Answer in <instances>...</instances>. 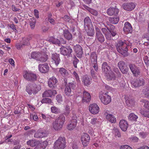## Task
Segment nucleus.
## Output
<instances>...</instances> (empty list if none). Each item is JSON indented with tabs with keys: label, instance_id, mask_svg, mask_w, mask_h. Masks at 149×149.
<instances>
[{
	"label": "nucleus",
	"instance_id": "nucleus-1",
	"mask_svg": "<svg viewBox=\"0 0 149 149\" xmlns=\"http://www.w3.org/2000/svg\"><path fill=\"white\" fill-rule=\"evenodd\" d=\"M131 45L132 43L129 42L120 41L116 46L117 51L123 56H127L129 55L127 46H131Z\"/></svg>",
	"mask_w": 149,
	"mask_h": 149
},
{
	"label": "nucleus",
	"instance_id": "nucleus-2",
	"mask_svg": "<svg viewBox=\"0 0 149 149\" xmlns=\"http://www.w3.org/2000/svg\"><path fill=\"white\" fill-rule=\"evenodd\" d=\"M65 121V117L63 115H60L53 122V128L56 131L60 130L63 127Z\"/></svg>",
	"mask_w": 149,
	"mask_h": 149
},
{
	"label": "nucleus",
	"instance_id": "nucleus-3",
	"mask_svg": "<svg viewBox=\"0 0 149 149\" xmlns=\"http://www.w3.org/2000/svg\"><path fill=\"white\" fill-rule=\"evenodd\" d=\"M65 140L64 137H59L54 143V149H64L65 147Z\"/></svg>",
	"mask_w": 149,
	"mask_h": 149
},
{
	"label": "nucleus",
	"instance_id": "nucleus-4",
	"mask_svg": "<svg viewBox=\"0 0 149 149\" xmlns=\"http://www.w3.org/2000/svg\"><path fill=\"white\" fill-rule=\"evenodd\" d=\"M90 59L91 63H90L91 66V68H93L96 72H97L98 69V65L97 63V57L96 52H92L90 55Z\"/></svg>",
	"mask_w": 149,
	"mask_h": 149
},
{
	"label": "nucleus",
	"instance_id": "nucleus-5",
	"mask_svg": "<svg viewBox=\"0 0 149 149\" xmlns=\"http://www.w3.org/2000/svg\"><path fill=\"white\" fill-rule=\"evenodd\" d=\"M41 89V87L40 85H37L33 83L27 86L26 87V90L28 93L31 95L32 94H36Z\"/></svg>",
	"mask_w": 149,
	"mask_h": 149
},
{
	"label": "nucleus",
	"instance_id": "nucleus-6",
	"mask_svg": "<svg viewBox=\"0 0 149 149\" xmlns=\"http://www.w3.org/2000/svg\"><path fill=\"white\" fill-rule=\"evenodd\" d=\"M24 78L26 80L30 81H34L36 80V74L31 71H24L23 73Z\"/></svg>",
	"mask_w": 149,
	"mask_h": 149
},
{
	"label": "nucleus",
	"instance_id": "nucleus-7",
	"mask_svg": "<svg viewBox=\"0 0 149 149\" xmlns=\"http://www.w3.org/2000/svg\"><path fill=\"white\" fill-rule=\"evenodd\" d=\"M99 97L101 102L105 105L108 104L111 101V97L106 93L101 92Z\"/></svg>",
	"mask_w": 149,
	"mask_h": 149
},
{
	"label": "nucleus",
	"instance_id": "nucleus-8",
	"mask_svg": "<svg viewBox=\"0 0 149 149\" xmlns=\"http://www.w3.org/2000/svg\"><path fill=\"white\" fill-rule=\"evenodd\" d=\"M76 87V84L75 83L70 82L66 85L64 90L66 95L68 96L71 95V89H74Z\"/></svg>",
	"mask_w": 149,
	"mask_h": 149
},
{
	"label": "nucleus",
	"instance_id": "nucleus-9",
	"mask_svg": "<svg viewBox=\"0 0 149 149\" xmlns=\"http://www.w3.org/2000/svg\"><path fill=\"white\" fill-rule=\"evenodd\" d=\"M61 53L64 56H70L72 52V49L70 46L65 47L62 46L60 49Z\"/></svg>",
	"mask_w": 149,
	"mask_h": 149
},
{
	"label": "nucleus",
	"instance_id": "nucleus-10",
	"mask_svg": "<svg viewBox=\"0 0 149 149\" xmlns=\"http://www.w3.org/2000/svg\"><path fill=\"white\" fill-rule=\"evenodd\" d=\"M95 29L96 31L95 40H98L100 43L103 42L105 40V38L103 35L101 33L100 29L97 26H96Z\"/></svg>",
	"mask_w": 149,
	"mask_h": 149
},
{
	"label": "nucleus",
	"instance_id": "nucleus-11",
	"mask_svg": "<svg viewBox=\"0 0 149 149\" xmlns=\"http://www.w3.org/2000/svg\"><path fill=\"white\" fill-rule=\"evenodd\" d=\"M77 118L76 115H74L70 121V123L67 126V129L71 130H73L76 127L77 123Z\"/></svg>",
	"mask_w": 149,
	"mask_h": 149
},
{
	"label": "nucleus",
	"instance_id": "nucleus-12",
	"mask_svg": "<svg viewBox=\"0 0 149 149\" xmlns=\"http://www.w3.org/2000/svg\"><path fill=\"white\" fill-rule=\"evenodd\" d=\"M89 110L90 112L94 114H96L99 111V108L97 104L93 103L90 104L89 106Z\"/></svg>",
	"mask_w": 149,
	"mask_h": 149
},
{
	"label": "nucleus",
	"instance_id": "nucleus-13",
	"mask_svg": "<svg viewBox=\"0 0 149 149\" xmlns=\"http://www.w3.org/2000/svg\"><path fill=\"white\" fill-rule=\"evenodd\" d=\"M81 139L83 146L85 147L88 144L90 137L88 134H84L82 135Z\"/></svg>",
	"mask_w": 149,
	"mask_h": 149
},
{
	"label": "nucleus",
	"instance_id": "nucleus-14",
	"mask_svg": "<svg viewBox=\"0 0 149 149\" xmlns=\"http://www.w3.org/2000/svg\"><path fill=\"white\" fill-rule=\"evenodd\" d=\"M135 4L132 2L125 3L123 5V9L128 11L132 10L135 8Z\"/></svg>",
	"mask_w": 149,
	"mask_h": 149
},
{
	"label": "nucleus",
	"instance_id": "nucleus-15",
	"mask_svg": "<svg viewBox=\"0 0 149 149\" xmlns=\"http://www.w3.org/2000/svg\"><path fill=\"white\" fill-rule=\"evenodd\" d=\"M39 71L42 73H46L49 70V67L47 64H40L38 65Z\"/></svg>",
	"mask_w": 149,
	"mask_h": 149
},
{
	"label": "nucleus",
	"instance_id": "nucleus-16",
	"mask_svg": "<svg viewBox=\"0 0 149 149\" xmlns=\"http://www.w3.org/2000/svg\"><path fill=\"white\" fill-rule=\"evenodd\" d=\"M74 51L76 53L77 56L81 58L83 53L82 47L79 45H77L74 46Z\"/></svg>",
	"mask_w": 149,
	"mask_h": 149
},
{
	"label": "nucleus",
	"instance_id": "nucleus-17",
	"mask_svg": "<svg viewBox=\"0 0 149 149\" xmlns=\"http://www.w3.org/2000/svg\"><path fill=\"white\" fill-rule=\"evenodd\" d=\"M52 62L54 63L56 66H58L61 61L59 54L56 53H53L51 56Z\"/></svg>",
	"mask_w": 149,
	"mask_h": 149
},
{
	"label": "nucleus",
	"instance_id": "nucleus-18",
	"mask_svg": "<svg viewBox=\"0 0 149 149\" xmlns=\"http://www.w3.org/2000/svg\"><path fill=\"white\" fill-rule=\"evenodd\" d=\"M123 31L126 33H131L132 31V26L131 24L128 22L124 24Z\"/></svg>",
	"mask_w": 149,
	"mask_h": 149
},
{
	"label": "nucleus",
	"instance_id": "nucleus-19",
	"mask_svg": "<svg viewBox=\"0 0 149 149\" xmlns=\"http://www.w3.org/2000/svg\"><path fill=\"white\" fill-rule=\"evenodd\" d=\"M119 126L123 131H126L128 128V124L127 122L124 120H121L119 123Z\"/></svg>",
	"mask_w": 149,
	"mask_h": 149
},
{
	"label": "nucleus",
	"instance_id": "nucleus-20",
	"mask_svg": "<svg viewBox=\"0 0 149 149\" xmlns=\"http://www.w3.org/2000/svg\"><path fill=\"white\" fill-rule=\"evenodd\" d=\"M132 85L135 87L143 85L144 84V80L142 79H135L132 82Z\"/></svg>",
	"mask_w": 149,
	"mask_h": 149
},
{
	"label": "nucleus",
	"instance_id": "nucleus-21",
	"mask_svg": "<svg viewBox=\"0 0 149 149\" xmlns=\"http://www.w3.org/2000/svg\"><path fill=\"white\" fill-rule=\"evenodd\" d=\"M91 96L89 93L86 91H83L82 99L83 102L87 103L89 102L91 100Z\"/></svg>",
	"mask_w": 149,
	"mask_h": 149
},
{
	"label": "nucleus",
	"instance_id": "nucleus-22",
	"mask_svg": "<svg viewBox=\"0 0 149 149\" xmlns=\"http://www.w3.org/2000/svg\"><path fill=\"white\" fill-rule=\"evenodd\" d=\"M57 80L54 77H53L50 78L48 81L49 86L51 88H53L56 86V84L57 82Z\"/></svg>",
	"mask_w": 149,
	"mask_h": 149
},
{
	"label": "nucleus",
	"instance_id": "nucleus-23",
	"mask_svg": "<svg viewBox=\"0 0 149 149\" xmlns=\"http://www.w3.org/2000/svg\"><path fill=\"white\" fill-rule=\"evenodd\" d=\"M57 94L56 91L55 90H47L44 92L42 94V96L44 97H51L53 95Z\"/></svg>",
	"mask_w": 149,
	"mask_h": 149
},
{
	"label": "nucleus",
	"instance_id": "nucleus-24",
	"mask_svg": "<svg viewBox=\"0 0 149 149\" xmlns=\"http://www.w3.org/2000/svg\"><path fill=\"white\" fill-rule=\"evenodd\" d=\"M119 12L118 9L116 8H110L107 11V14L109 16L117 15Z\"/></svg>",
	"mask_w": 149,
	"mask_h": 149
},
{
	"label": "nucleus",
	"instance_id": "nucleus-25",
	"mask_svg": "<svg viewBox=\"0 0 149 149\" xmlns=\"http://www.w3.org/2000/svg\"><path fill=\"white\" fill-rule=\"evenodd\" d=\"M91 79L87 75L84 76L82 78V81L84 85L88 86L91 83Z\"/></svg>",
	"mask_w": 149,
	"mask_h": 149
},
{
	"label": "nucleus",
	"instance_id": "nucleus-26",
	"mask_svg": "<svg viewBox=\"0 0 149 149\" xmlns=\"http://www.w3.org/2000/svg\"><path fill=\"white\" fill-rule=\"evenodd\" d=\"M102 71L105 74H107L109 70H111V67L109 66L108 63L104 62L102 64Z\"/></svg>",
	"mask_w": 149,
	"mask_h": 149
},
{
	"label": "nucleus",
	"instance_id": "nucleus-27",
	"mask_svg": "<svg viewBox=\"0 0 149 149\" xmlns=\"http://www.w3.org/2000/svg\"><path fill=\"white\" fill-rule=\"evenodd\" d=\"M84 26L85 29H87V28L93 26L91 20L88 17H86L84 19Z\"/></svg>",
	"mask_w": 149,
	"mask_h": 149
},
{
	"label": "nucleus",
	"instance_id": "nucleus-28",
	"mask_svg": "<svg viewBox=\"0 0 149 149\" xmlns=\"http://www.w3.org/2000/svg\"><path fill=\"white\" fill-rule=\"evenodd\" d=\"M118 65L119 68L123 74H125L127 73V70L126 69L125 70L124 68L125 64L124 61H119L118 63Z\"/></svg>",
	"mask_w": 149,
	"mask_h": 149
},
{
	"label": "nucleus",
	"instance_id": "nucleus-29",
	"mask_svg": "<svg viewBox=\"0 0 149 149\" xmlns=\"http://www.w3.org/2000/svg\"><path fill=\"white\" fill-rule=\"evenodd\" d=\"M86 30V33L88 36H93L95 33V31L93 25L87 28V29Z\"/></svg>",
	"mask_w": 149,
	"mask_h": 149
},
{
	"label": "nucleus",
	"instance_id": "nucleus-30",
	"mask_svg": "<svg viewBox=\"0 0 149 149\" xmlns=\"http://www.w3.org/2000/svg\"><path fill=\"white\" fill-rule=\"evenodd\" d=\"M63 35L64 37L68 40H72V35L70 33L69 30L65 29L63 30Z\"/></svg>",
	"mask_w": 149,
	"mask_h": 149
},
{
	"label": "nucleus",
	"instance_id": "nucleus-31",
	"mask_svg": "<svg viewBox=\"0 0 149 149\" xmlns=\"http://www.w3.org/2000/svg\"><path fill=\"white\" fill-rule=\"evenodd\" d=\"M58 73L63 77L67 76L68 74V71L65 68H61L57 69Z\"/></svg>",
	"mask_w": 149,
	"mask_h": 149
},
{
	"label": "nucleus",
	"instance_id": "nucleus-32",
	"mask_svg": "<svg viewBox=\"0 0 149 149\" xmlns=\"http://www.w3.org/2000/svg\"><path fill=\"white\" fill-rule=\"evenodd\" d=\"M106 118L108 121L111 123H115L116 122V118L113 115L107 114L106 115Z\"/></svg>",
	"mask_w": 149,
	"mask_h": 149
},
{
	"label": "nucleus",
	"instance_id": "nucleus-33",
	"mask_svg": "<svg viewBox=\"0 0 149 149\" xmlns=\"http://www.w3.org/2000/svg\"><path fill=\"white\" fill-rule=\"evenodd\" d=\"M38 142L35 140H29L26 142V144L27 145L31 147H34L36 146L38 144Z\"/></svg>",
	"mask_w": 149,
	"mask_h": 149
},
{
	"label": "nucleus",
	"instance_id": "nucleus-34",
	"mask_svg": "<svg viewBox=\"0 0 149 149\" xmlns=\"http://www.w3.org/2000/svg\"><path fill=\"white\" fill-rule=\"evenodd\" d=\"M49 41L53 44L59 45L60 44V41L58 39L55 38L54 37H50L49 39Z\"/></svg>",
	"mask_w": 149,
	"mask_h": 149
},
{
	"label": "nucleus",
	"instance_id": "nucleus-35",
	"mask_svg": "<svg viewBox=\"0 0 149 149\" xmlns=\"http://www.w3.org/2000/svg\"><path fill=\"white\" fill-rule=\"evenodd\" d=\"M128 118L130 121H136L138 118V117L134 113H131L129 115Z\"/></svg>",
	"mask_w": 149,
	"mask_h": 149
},
{
	"label": "nucleus",
	"instance_id": "nucleus-36",
	"mask_svg": "<svg viewBox=\"0 0 149 149\" xmlns=\"http://www.w3.org/2000/svg\"><path fill=\"white\" fill-rule=\"evenodd\" d=\"M41 54L39 52H33L31 54V57L32 58L36 59L38 61L39 57H40Z\"/></svg>",
	"mask_w": 149,
	"mask_h": 149
},
{
	"label": "nucleus",
	"instance_id": "nucleus-37",
	"mask_svg": "<svg viewBox=\"0 0 149 149\" xmlns=\"http://www.w3.org/2000/svg\"><path fill=\"white\" fill-rule=\"evenodd\" d=\"M107 77V79L111 80H114L116 78L115 74L112 72L108 73Z\"/></svg>",
	"mask_w": 149,
	"mask_h": 149
},
{
	"label": "nucleus",
	"instance_id": "nucleus-38",
	"mask_svg": "<svg viewBox=\"0 0 149 149\" xmlns=\"http://www.w3.org/2000/svg\"><path fill=\"white\" fill-rule=\"evenodd\" d=\"M126 103L128 107H133L134 104V102L132 99L129 98L126 101Z\"/></svg>",
	"mask_w": 149,
	"mask_h": 149
},
{
	"label": "nucleus",
	"instance_id": "nucleus-39",
	"mask_svg": "<svg viewBox=\"0 0 149 149\" xmlns=\"http://www.w3.org/2000/svg\"><path fill=\"white\" fill-rule=\"evenodd\" d=\"M119 20V18L118 17H115L113 18L111 17L109 19V21L112 24H116Z\"/></svg>",
	"mask_w": 149,
	"mask_h": 149
},
{
	"label": "nucleus",
	"instance_id": "nucleus-40",
	"mask_svg": "<svg viewBox=\"0 0 149 149\" xmlns=\"http://www.w3.org/2000/svg\"><path fill=\"white\" fill-rule=\"evenodd\" d=\"M140 113L143 116L149 118V111L141 110H140Z\"/></svg>",
	"mask_w": 149,
	"mask_h": 149
},
{
	"label": "nucleus",
	"instance_id": "nucleus-41",
	"mask_svg": "<svg viewBox=\"0 0 149 149\" xmlns=\"http://www.w3.org/2000/svg\"><path fill=\"white\" fill-rule=\"evenodd\" d=\"M52 112L54 113L58 114L60 113V109L55 106H52L51 108Z\"/></svg>",
	"mask_w": 149,
	"mask_h": 149
},
{
	"label": "nucleus",
	"instance_id": "nucleus-42",
	"mask_svg": "<svg viewBox=\"0 0 149 149\" xmlns=\"http://www.w3.org/2000/svg\"><path fill=\"white\" fill-rule=\"evenodd\" d=\"M47 60V57L46 55H42L41 54L40 57H39L38 61H39L41 62H45Z\"/></svg>",
	"mask_w": 149,
	"mask_h": 149
},
{
	"label": "nucleus",
	"instance_id": "nucleus-43",
	"mask_svg": "<svg viewBox=\"0 0 149 149\" xmlns=\"http://www.w3.org/2000/svg\"><path fill=\"white\" fill-rule=\"evenodd\" d=\"M36 20L35 19H33L30 21V25L32 29H34L36 25Z\"/></svg>",
	"mask_w": 149,
	"mask_h": 149
},
{
	"label": "nucleus",
	"instance_id": "nucleus-44",
	"mask_svg": "<svg viewBox=\"0 0 149 149\" xmlns=\"http://www.w3.org/2000/svg\"><path fill=\"white\" fill-rule=\"evenodd\" d=\"M34 137L37 138H42L43 136L42 135V131L39 130L34 135Z\"/></svg>",
	"mask_w": 149,
	"mask_h": 149
},
{
	"label": "nucleus",
	"instance_id": "nucleus-45",
	"mask_svg": "<svg viewBox=\"0 0 149 149\" xmlns=\"http://www.w3.org/2000/svg\"><path fill=\"white\" fill-rule=\"evenodd\" d=\"M73 76L75 79L77 83H79L80 82V80L79 77L77 73L76 72L74 71L73 73Z\"/></svg>",
	"mask_w": 149,
	"mask_h": 149
},
{
	"label": "nucleus",
	"instance_id": "nucleus-46",
	"mask_svg": "<svg viewBox=\"0 0 149 149\" xmlns=\"http://www.w3.org/2000/svg\"><path fill=\"white\" fill-rule=\"evenodd\" d=\"M70 108L68 105L66 106L65 107V111L64 112V114L66 116H68L70 113Z\"/></svg>",
	"mask_w": 149,
	"mask_h": 149
},
{
	"label": "nucleus",
	"instance_id": "nucleus-47",
	"mask_svg": "<svg viewBox=\"0 0 149 149\" xmlns=\"http://www.w3.org/2000/svg\"><path fill=\"white\" fill-rule=\"evenodd\" d=\"M41 102L42 103H46L50 104L52 102V100L50 99L45 98L42 100Z\"/></svg>",
	"mask_w": 149,
	"mask_h": 149
},
{
	"label": "nucleus",
	"instance_id": "nucleus-48",
	"mask_svg": "<svg viewBox=\"0 0 149 149\" xmlns=\"http://www.w3.org/2000/svg\"><path fill=\"white\" fill-rule=\"evenodd\" d=\"M113 70L117 74V77L119 78L121 77V74L119 72V70L118 68H114L113 69Z\"/></svg>",
	"mask_w": 149,
	"mask_h": 149
},
{
	"label": "nucleus",
	"instance_id": "nucleus-49",
	"mask_svg": "<svg viewBox=\"0 0 149 149\" xmlns=\"http://www.w3.org/2000/svg\"><path fill=\"white\" fill-rule=\"evenodd\" d=\"M140 72L139 70L136 68L132 73L135 76H137L140 74Z\"/></svg>",
	"mask_w": 149,
	"mask_h": 149
},
{
	"label": "nucleus",
	"instance_id": "nucleus-50",
	"mask_svg": "<svg viewBox=\"0 0 149 149\" xmlns=\"http://www.w3.org/2000/svg\"><path fill=\"white\" fill-rule=\"evenodd\" d=\"M40 146H41L42 149L45 148L46 146L48 145V143L47 141H44L40 143Z\"/></svg>",
	"mask_w": 149,
	"mask_h": 149
},
{
	"label": "nucleus",
	"instance_id": "nucleus-51",
	"mask_svg": "<svg viewBox=\"0 0 149 149\" xmlns=\"http://www.w3.org/2000/svg\"><path fill=\"white\" fill-rule=\"evenodd\" d=\"M148 133L147 132H141L139 133V136L142 138H146L148 135Z\"/></svg>",
	"mask_w": 149,
	"mask_h": 149
},
{
	"label": "nucleus",
	"instance_id": "nucleus-52",
	"mask_svg": "<svg viewBox=\"0 0 149 149\" xmlns=\"http://www.w3.org/2000/svg\"><path fill=\"white\" fill-rule=\"evenodd\" d=\"M143 102L145 103L144 105V107L149 110V101L146 100H143Z\"/></svg>",
	"mask_w": 149,
	"mask_h": 149
},
{
	"label": "nucleus",
	"instance_id": "nucleus-53",
	"mask_svg": "<svg viewBox=\"0 0 149 149\" xmlns=\"http://www.w3.org/2000/svg\"><path fill=\"white\" fill-rule=\"evenodd\" d=\"M91 13L95 16H97L98 15L97 11L91 8L89 11Z\"/></svg>",
	"mask_w": 149,
	"mask_h": 149
},
{
	"label": "nucleus",
	"instance_id": "nucleus-54",
	"mask_svg": "<svg viewBox=\"0 0 149 149\" xmlns=\"http://www.w3.org/2000/svg\"><path fill=\"white\" fill-rule=\"evenodd\" d=\"M51 16L52 15L51 14H50L49 15V16L48 18V20L51 24H52L54 25L55 23V20L53 19L51 17Z\"/></svg>",
	"mask_w": 149,
	"mask_h": 149
},
{
	"label": "nucleus",
	"instance_id": "nucleus-55",
	"mask_svg": "<svg viewBox=\"0 0 149 149\" xmlns=\"http://www.w3.org/2000/svg\"><path fill=\"white\" fill-rule=\"evenodd\" d=\"M22 42L24 45L29 44V40L28 38H24L22 40Z\"/></svg>",
	"mask_w": 149,
	"mask_h": 149
},
{
	"label": "nucleus",
	"instance_id": "nucleus-56",
	"mask_svg": "<svg viewBox=\"0 0 149 149\" xmlns=\"http://www.w3.org/2000/svg\"><path fill=\"white\" fill-rule=\"evenodd\" d=\"M56 99L57 102L60 103L63 101L62 97L60 95H58L56 96Z\"/></svg>",
	"mask_w": 149,
	"mask_h": 149
},
{
	"label": "nucleus",
	"instance_id": "nucleus-57",
	"mask_svg": "<svg viewBox=\"0 0 149 149\" xmlns=\"http://www.w3.org/2000/svg\"><path fill=\"white\" fill-rule=\"evenodd\" d=\"M109 26V27H107V30L109 32H111V31H113L117 30L114 26L113 25H111Z\"/></svg>",
	"mask_w": 149,
	"mask_h": 149
},
{
	"label": "nucleus",
	"instance_id": "nucleus-58",
	"mask_svg": "<svg viewBox=\"0 0 149 149\" xmlns=\"http://www.w3.org/2000/svg\"><path fill=\"white\" fill-rule=\"evenodd\" d=\"M129 67L132 72L137 68L133 64H130L129 65Z\"/></svg>",
	"mask_w": 149,
	"mask_h": 149
},
{
	"label": "nucleus",
	"instance_id": "nucleus-59",
	"mask_svg": "<svg viewBox=\"0 0 149 149\" xmlns=\"http://www.w3.org/2000/svg\"><path fill=\"white\" fill-rule=\"evenodd\" d=\"M24 45L23 43H17L16 45V47L17 49H20Z\"/></svg>",
	"mask_w": 149,
	"mask_h": 149
},
{
	"label": "nucleus",
	"instance_id": "nucleus-60",
	"mask_svg": "<svg viewBox=\"0 0 149 149\" xmlns=\"http://www.w3.org/2000/svg\"><path fill=\"white\" fill-rule=\"evenodd\" d=\"M120 149H132V148L130 146L125 145L121 146L120 147Z\"/></svg>",
	"mask_w": 149,
	"mask_h": 149
},
{
	"label": "nucleus",
	"instance_id": "nucleus-61",
	"mask_svg": "<svg viewBox=\"0 0 149 149\" xmlns=\"http://www.w3.org/2000/svg\"><path fill=\"white\" fill-rule=\"evenodd\" d=\"M34 15L37 18H39V12L38 11L36 10L35 9L34 10Z\"/></svg>",
	"mask_w": 149,
	"mask_h": 149
},
{
	"label": "nucleus",
	"instance_id": "nucleus-62",
	"mask_svg": "<svg viewBox=\"0 0 149 149\" xmlns=\"http://www.w3.org/2000/svg\"><path fill=\"white\" fill-rule=\"evenodd\" d=\"M64 20L66 22H69L70 20V17L68 15H65L63 17Z\"/></svg>",
	"mask_w": 149,
	"mask_h": 149
},
{
	"label": "nucleus",
	"instance_id": "nucleus-63",
	"mask_svg": "<svg viewBox=\"0 0 149 149\" xmlns=\"http://www.w3.org/2000/svg\"><path fill=\"white\" fill-rule=\"evenodd\" d=\"M97 121V119L96 118H93L91 120V123L93 125L95 124Z\"/></svg>",
	"mask_w": 149,
	"mask_h": 149
},
{
	"label": "nucleus",
	"instance_id": "nucleus-64",
	"mask_svg": "<svg viewBox=\"0 0 149 149\" xmlns=\"http://www.w3.org/2000/svg\"><path fill=\"white\" fill-rule=\"evenodd\" d=\"M9 62L10 64L13 66H14L15 65V62L13 59L12 58H10L9 59Z\"/></svg>",
	"mask_w": 149,
	"mask_h": 149
}]
</instances>
